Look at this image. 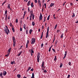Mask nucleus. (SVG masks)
<instances>
[{
	"instance_id": "42",
	"label": "nucleus",
	"mask_w": 78,
	"mask_h": 78,
	"mask_svg": "<svg viewBox=\"0 0 78 78\" xmlns=\"http://www.w3.org/2000/svg\"><path fill=\"white\" fill-rule=\"evenodd\" d=\"M70 75H68V76H67V78H70Z\"/></svg>"
},
{
	"instance_id": "17",
	"label": "nucleus",
	"mask_w": 78,
	"mask_h": 78,
	"mask_svg": "<svg viewBox=\"0 0 78 78\" xmlns=\"http://www.w3.org/2000/svg\"><path fill=\"white\" fill-rule=\"evenodd\" d=\"M13 47H15L16 46V41H13Z\"/></svg>"
},
{
	"instance_id": "22",
	"label": "nucleus",
	"mask_w": 78,
	"mask_h": 78,
	"mask_svg": "<svg viewBox=\"0 0 78 78\" xmlns=\"http://www.w3.org/2000/svg\"><path fill=\"white\" fill-rule=\"evenodd\" d=\"M23 28L25 30H26V25L25 24H24L23 25Z\"/></svg>"
},
{
	"instance_id": "3",
	"label": "nucleus",
	"mask_w": 78,
	"mask_h": 78,
	"mask_svg": "<svg viewBox=\"0 0 78 78\" xmlns=\"http://www.w3.org/2000/svg\"><path fill=\"white\" fill-rule=\"evenodd\" d=\"M49 32V27H48L47 28V32L46 33V38H47V37H48Z\"/></svg>"
},
{
	"instance_id": "40",
	"label": "nucleus",
	"mask_w": 78,
	"mask_h": 78,
	"mask_svg": "<svg viewBox=\"0 0 78 78\" xmlns=\"http://www.w3.org/2000/svg\"><path fill=\"white\" fill-rule=\"evenodd\" d=\"M51 47L49 48V51H50L51 50Z\"/></svg>"
},
{
	"instance_id": "59",
	"label": "nucleus",
	"mask_w": 78,
	"mask_h": 78,
	"mask_svg": "<svg viewBox=\"0 0 78 78\" xmlns=\"http://www.w3.org/2000/svg\"><path fill=\"white\" fill-rule=\"evenodd\" d=\"M44 25H43L42 26V29H44Z\"/></svg>"
},
{
	"instance_id": "25",
	"label": "nucleus",
	"mask_w": 78,
	"mask_h": 78,
	"mask_svg": "<svg viewBox=\"0 0 78 78\" xmlns=\"http://www.w3.org/2000/svg\"><path fill=\"white\" fill-rule=\"evenodd\" d=\"M33 26H34L35 25V23L34 22H33L32 23Z\"/></svg>"
},
{
	"instance_id": "27",
	"label": "nucleus",
	"mask_w": 78,
	"mask_h": 78,
	"mask_svg": "<svg viewBox=\"0 0 78 78\" xmlns=\"http://www.w3.org/2000/svg\"><path fill=\"white\" fill-rule=\"evenodd\" d=\"M57 26H58V24H56V25H55V26L54 30H55V29H56V28L57 27Z\"/></svg>"
},
{
	"instance_id": "23",
	"label": "nucleus",
	"mask_w": 78,
	"mask_h": 78,
	"mask_svg": "<svg viewBox=\"0 0 78 78\" xmlns=\"http://www.w3.org/2000/svg\"><path fill=\"white\" fill-rule=\"evenodd\" d=\"M6 28H7L6 29H7V30H8V33H10L9 30V29H8V27L6 26Z\"/></svg>"
},
{
	"instance_id": "18",
	"label": "nucleus",
	"mask_w": 78,
	"mask_h": 78,
	"mask_svg": "<svg viewBox=\"0 0 78 78\" xmlns=\"http://www.w3.org/2000/svg\"><path fill=\"white\" fill-rule=\"evenodd\" d=\"M54 3H51L50 5V7H52L53 6H54Z\"/></svg>"
},
{
	"instance_id": "49",
	"label": "nucleus",
	"mask_w": 78,
	"mask_h": 78,
	"mask_svg": "<svg viewBox=\"0 0 78 78\" xmlns=\"http://www.w3.org/2000/svg\"><path fill=\"white\" fill-rule=\"evenodd\" d=\"M35 0V2L36 3H37V0Z\"/></svg>"
},
{
	"instance_id": "26",
	"label": "nucleus",
	"mask_w": 78,
	"mask_h": 78,
	"mask_svg": "<svg viewBox=\"0 0 78 78\" xmlns=\"http://www.w3.org/2000/svg\"><path fill=\"white\" fill-rule=\"evenodd\" d=\"M73 15L72 16V17H75V13L73 12Z\"/></svg>"
},
{
	"instance_id": "34",
	"label": "nucleus",
	"mask_w": 78,
	"mask_h": 78,
	"mask_svg": "<svg viewBox=\"0 0 78 78\" xmlns=\"http://www.w3.org/2000/svg\"><path fill=\"white\" fill-rule=\"evenodd\" d=\"M31 53H34V51H33V49H31Z\"/></svg>"
},
{
	"instance_id": "53",
	"label": "nucleus",
	"mask_w": 78,
	"mask_h": 78,
	"mask_svg": "<svg viewBox=\"0 0 78 78\" xmlns=\"http://www.w3.org/2000/svg\"><path fill=\"white\" fill-rule=\"evenodd\" d=\"M26 48H28V44H26Z\"/></svg>"
},
{
	"instance_id": "36",
	"label": "nucleus",
	"mask_w": 78,
	"mask_h": 78,
	"mask_svg": "<svg viewBox=\"0 0 78 78\" xmlns=\"http://www.w3.org/2000/svg\"><path fill=\"white\" fill-rule=\"evenodd\" d=\"M52 50H53V51L55 53H56V51H55V50L53 48L52 49Z\"/></svg>"
},
{
	"instance_id": "14",
	"label": "nucleus",
	"mask_w": 78,
	"mask_h": 78,
	"mask_svg": "<svg viewBox=\"0 0 78 78\" xmlns=\"http://www.w3.org/2000/svg\"><path fill=\"white\" fill-rule=\"evenodd\" d=\"M22 53V51H21L17 55L18 56H20V55H21Z\"/></svg>"
},
{
	"instance_id": "19",
	"label": "nucleus",
	"mask_w": 78,
	"mask_h": 78,
	"mask_svg": "<svg viewBox=\"0 0 78 78\" xmlns=\"http://www.w3.org/2000/svg\"><path fill=\"white\" fill-rule=\"evenodd\" d=\"M30 14L31 16H33V10H31L30 11Z\"/></svg>"
},
{
	"instance_id": "47",
	"label": "nucleus",
	"mask_w": 78,
	"mask_h": 78,
	"mask_svg": "<svg viewBox=\"0 0 78 78\" xmlns=\"http://www.w3.org/2000/svg\"><path fill=\"white\" fill-rule=\"evenodd\" d=\"M10 27H12V23H11V22H10Z\"/></svg>"
},
{
	"instance_id": "39",
	"label": "nucleus",
	"mask_w": 78,
	"mask_h": 78,
	"mask_svg": "<svg viewBox=\"0 0 78 78\" xmlns=\"http://www.w3.org/2000/svg\"><path fill=\"white\" fill-rule=\"evenodd\" d=\"M16 23H18V19H16Z\"/></svg>"
},
{
	"instance_id": "6",
	"label": "nucleus",
	"mask_w": 78,
	"mask_h": 78,
	"mask_svg": "<svg viewBox=\"0 0 78 78\" xmlns=\"http://www.w3.org/2000/svg\"><path fill=\"white\" fill-rule=\"evenodd\" d=\"M42 19V13H40V15L39 17V20H41Z\"/></svg>"
},
{
	"instance_id": "11",
	"label": "nucleus",
	"mask_w": 78,
	"mask_h": 78,
	"mask_svg": "<svg viewBox=\"0 0 78 78\" xmlns=\"http://www.w3.org/2000/svg\"><path fill=\"white\" fill-rule=\"evenodd\" d=\"M0 76L1 77V78H3V73L2 72H1L0 73Z\"/></svg>"
},
{
	"instance_id": "13",
	"label": "nucleus",
	"mask_w": 78,
	"mask_h": 78,
	"mask_svg": "<svg viewBox=\"0 0 78 78\" xmlns=\"http://www.w3.org/2000/svg\"><path fill=\"white\" fill-rule=\"evenodd\" d=\"M45 63V62H44V61H43L42 64L41 65V67H44V64Z\"/></svg>"
},
{
	"instance_id": "10",
	"label": "nucleus",
	"mask_w": 78,
	"mask_h": 78,
	"mask_svg": "<svg viewBox=\"0 0 78 78\" xmlns=\"http://www.w3.org/2000/svg\"><path fill=\"white\" fill-rule=\"evenodd\" d=\"M12 39L13 41V42L16 41V39H15V37H12Z\"/></svg>"
},
{
	"instance_id": "24",
	"label": "nucleus",
	"mask_w": 78,
	"mask_h": 78,
	"mask_svg": "<svg viewBox=\"0 0 78 78\" xmlns=\"http://www.w3.org/2000/svg\"><path fill=\"white\" fill-rule=\"evenodd\" d=\"M31 7L32 8H33L34 5H33V3L31 2V3L30 4Z\"/></svg>"
},
{
	"instance_id": "60",
	"label": "nucleus",
	"mask_w": 78,
	"mask_h": 78,
	"mask_svg": "<svg viewBox=\"0 0 78 78\" xmlns=\"http://www.w3.org/2000/svg\"><path fill=\"white\" fill-rule=\"evenodd\" d=\"M42 37H43V36L41 35V37L40 39H42Z\"/></svg>"
},
{
	"instance_id": "4",
	"label": "nucleus",
	"mask_w": 78,
	"mask_h": 78,
	"mask_svg": "<svg viewBox=\"0 0 78 78\" xmlns=\"http://www.w3.org/2000/svg\"><path fill=\"white\" fill-rule=\"evenodd\" d=\"M37 3L38 5H39L40 7H41V1H40V0H38V1Z\"/></svg>"
},
{
	"instance_id": "8",
	"label": "nucleus",
	"mask_w": 78,
	"mask_h": 78,
	"mask_svg": "<svg viewBox=\"0 0 78 78\" xmlns=\"http://www.w3.org/2000/svg\"><path fill=\"white\" fill-rule=\"evenodd\" d=\"M65 53L64 54L65 55L64 57H63V59H64L66 58V55H67V51H65Z\"/></svg>"
},
{
	"instance_id": "31",
	"label": "nucleus",
	"mask_w": 78,
	"mask_h": 78,
	"mask_svg": "<svg viewBox=\"0 0 78 78\" xmlns=\"http://www.w3.org/2000/svg\"><path fill=\"white\" fill-rule=\"evenodd\" d=\"M6 1H5L4 2H3L2 4V6H3V5H4L5 3H6Z\"/></svg>"
},
{
	"instance_id": "62",
	"label": "nucleus",
	"mask_w": 78,
	"mask_h": 78,
	"mask_svg": "<svg viewBox=\"0 0 78 78\" xmlns=\"http://www.w3.org/2000/svg\"><path fill=\"white\" fill-rule=\"evenodd\" d=\"M20 22H22V18H21L20 20Z\"/></svg>"
},
{
	"instance_id": "48",
	"label": "nucleus",
	"mask_w": 78,
	"mask_h": 78,
	"mask_svg": "<svg viewBox=\"0 0 78 78\" xmlns=\"http://www.w3.org/2000/svg\"><path fill=\"white\" fill-rule=\"evenodd\" d=\"M69 66H70L71 65V62H69Z\"/></svg>"
},
{
	"instance_id": "38",
	"label": "nucleus",
	"mask_w": 78,
	"mask_h": 78,
	"mask_svg": "<svg viewBox=\"0 0 78 78\" xmlns=\"http://www.w3.org/2000/svg\"><path fill=\"white\" fill-rule=\"evenodd\" d=\"M32 77H33V78H34V73H32Z\"/></svg>"
},
{
	"instance_id": "30",
	"label": "nucleus",
	"mask_w": 78,
	"mask_h": 78,
	"mask_svg": "<svg viewBox=\"0 0 78 78\" xmlns=\"http://www.w3.org/2000/svg\"><path fill=\"white\" fill-rule=\"evenodd\" d=\"M64 35L63 34V33H62V34H61V36H60V38H62V37H63V35Z\"/></svg>"
},
{
	"instance_id": "35",
	"label": "nucleus",
	"mask_w": 78,
	"mask_h": 78,
	"mask_svg": "<svg viewBox=\"0 0 78 78\" xmlns=\"http://www.w3.org/2000/svg\"><path fill=\"white\" fill-rule=\"evenodd\" d=\"M8 12V11L7 10H5V14H7V13Z\"/></svg>"
},
{
	"instance_id": "21",
	"label": "nucleus",
	"mask_w": 78,
	"mask_h": 78,
	"mask_svg": "<svg viewBox=\"0 0 78 78\" xmlns=\"http://www.w3.org/2000/svg\"><path fill=\"white\" fill-rule=\"evenodd\" d=\"M32 31H33V30L32 29L30 30H29L30 34H31V33H32Z\"/></svg>"
},
{
	"instance_id": "9",
	"label": "nucleus",
	"mask_w": 78,
	"mask_h": 78,
	"mask_svg": "<svg viewBox=\"0 0 78 78\" xmlns=\"http://www.w3.org/2000/svg\"><path fill=\"white\" fill-rule=\"evenodd\" d=\"M30 3H31V1L30 0L29 1L27 4V6H30Z\"/></svg>"
},
{
	"instance_id": "41",
	"label": "nucleus",
	"mask_w": 78,
	"mask_h": 78,
	"mask_svg": "<svg viewBox=\"0 0 78 78\" xmlns=\"http://www.w3.org/2000/svg\"><path fill=\"white\" fill-rule=\"evenodd\" d=\"M20 31H22V27H20Z\"/></svg>"
},
{
	"instance_id": "37",
	"label": "nucleus",
	"mask_w": 78,
	"mask_h": 78,
	"mask_svg": "<svg viewBox=\"0 0 78 78\" xmlns=\"http://www.w3.org/2000/svg\"><path fill=\"white\" fill-rule=\"evenodd\" d=\"M9 55H10V53H8V55H5V56H6V57L8 56Z\"/></svg>"
},
{
	"instance_id": "56",
	"label": "nucleus",
	"mask_w": 78,
	"mask_h": 78,
	"mask_svg": "<svg viewBox=\"0 0 78 78\" xmlns=\"http://www.w3.org/2000/svg\"><path fill=\"white\" fill-rule=\"evenodd\" d=\"M70 5L71 6H72V5H73V3H70Z\"/></svg>"
},
{
	"instance_id": "55",
	"label": "nucleus",
	"mask_w": 78,
	"mask_h": 78,
	"mask_svg": "<svg viewBox=\"0 0 78 78\" xmlns=\"http://www.w3.org/2000/svg\"><path fill=\"white\" fill-rule=\"evenodd\" d=\"M44 72H45V73H47V70H45L44 71Z\"/></svg>"
},
{
	"instance_id": "16",
	"label": "nucleus",
	"mask_w": 78,
	"mask_h": 78,
	"mask_svg": "<svg viewBox=\"0 0 78 78\" xmlns=\"http://www.w3.org/2000/svg\"><path fill=\"white\" fill-rule=\"evenodd\" d=\"M10 6H11V5H10V4H8L7 7L9 9H11V8H10Z\"/></svg>"
},
{
	"instance_id": "50",
	"label": "nucleus",
	"mask_w": 78,
	"mask_h": 78,
	"mask_svg": "<svg viewBox=\"0 0 78 78\" xmlns=\"http://www.w3.org/2000/svg\"><path fill=\"white\" fill-rule=\"evenodd\" d=\"M26 13H27V12L26 11H24V14H25V15L26 14Z\"/></svg>"
},
{
	"instance_id": "32",
	"label": "nucleus",
	"mask_w": 78,
	"mask_h": 78,
	"mask_svg": "<svg viewBox=\"0 0 78 78\" xmlns=\"http://www.w3.org/2000/svg\"><path fill=\"white\" fill-rule=\"evenodd\" d=\"M26 33L27 34H28V30L27 29L26 30Z\"/></svg>"
},
{
	"instance_id": "52",
	"label": "nucleus",
	"mask_w": 78,
	"mask_h": 78,
	"mask_svg": "<svg viewBox=\"0 0 78 78\" xmlns=\"http://www.w3.org/2000/svg\"><path fill=\"white\" fill-rule=\"evenodd\" d=\"M59 31H60V30H57V32L59 33Z\"/></svg>"
},
{
	"instance_id": "28",
	"label": "nucleus",
	"mask_w": 78,
	"mask_h": 78,
	"mask_svg": "<svg viewBox=\"0 0 78 78\" xmlns=\"http://www.w3.org/2000/svg\"><path fill=\"white\" fill-rule=\"evenodd\" d=\"M32 16L31 15H30V20H31V19H32Z\"/></svg>"
},
{
	"instance_id": "51",
	"label": "nucleus",
	"mask_w": 78,
	"mask_h": 78,
	"mask_svg": "<svg viewBox=\"0 0 78 78\" xmlns=\"http://www.w3.org/2000/svg\"><path fill=\"white\" fill-rule=\"evenodd\" d=\"M25 15L24 14L23 16V19H24V17H25Z\"/></svg>"
},
{
	"instance_id": "54",
	"label": "nucleus",
	"mask_w": 78,
	"mask_h": 78,
	"mask_svg": "<svg viewBox=\"0 0 78 78\" xmlns=\"http://www.w3.org/2000/svg\"><path fill=\"white\" fill-rule=\"evenodd\" d=\"M47 19L48 20H49V19H50V17H48L47 18Z\"/></svg>"
},
{
	"instance_id": "15",
	"label": "nucleus",
	"mask_w": 78,
	"mask_h": 78,
	"mask_svg": "<svg viewBox=\"0 0 78 78\" xmlns=\"http://www.w3.org/2000/svg\"><path fill=\"white\" fill-rule=\"evenodd\" d=\"M31 69V67H29L28 68L27 70V72H28V71H29V70H30V69Z\"/></svg>"
},
{
	"instance_id": "12",
	"label": "nucleus",
	"mask_w": 78,
	"mask_h": 78,
	"mask_svg": "<svg viewBox=\"0 0 78 78\" xmlns=\"http://www.w3.org/2000/svg\"><path fill=\"white\" fill-rule=\"evenodd\" d=\"M11 48H10L9 49L8 51V52H9L8 53H11Z\"/></svg>"
},
{
	"instance_id": "61",
	"label": "nucleus",
	"mask_w": 78,
	"mask_h": 78,
	"mask_svg": "<svg viewBox=\"0 0 78 78\" xmlns=\"http://www.w3.org/2000/svg\"><path fill=\"white\" fill-rule=\"evenodd\" d=\"M28 0H24V1L25 2H28Z\"/></svg>"
},
{
	"instance_id": "1",
	"label": "nucleus",
	"mask_w": 78,
	"mask_h": 78,
	"mask_svg": "<svg viewBox=\"0 0 78 78\" xmlns=\"http://www.w3.org/2000/svg\"><path fill=\"white\" fill-rule=\"evenodd\" d=\"M39 58H40V53L38 52L37 55V62H39Z\"/></svg>"
},
{
	"instance_id": "33",
	"label": "nucleus",
	"mask_w": 78,
	"mask_h": 78,
	"mask_svg": "<svg viewBox=\"0 0 78 78\" xmlns=\"http://www.w3.org/2000/svg\"><path fill=\"white\" fill-rule=\"evenodd\" d=\"M55 58L54 59V61H56V60L57 58H56V56H55Z\"/></svg>"
},
{
	"instance_id": "2",
	"label": "nucleus",
	"mask_w": 78,
	"mask_h": 78,
	"mask_svg": "<svg viewBox=\"0 0 78 78\" xmlns=\"http://www.w3.org/2000/svg\"><path fill=\"white\" fill-rule=\"evenodd\" d=\"M36 39L35 38H32L31 39V44H34V43H35V42H36Z\"/></svg>"
},
{
	"instance_id": "58",
	"label": "nucleus",
	"mask_w": 78,
	"mask_h": 78,
	"mask_svg": "<svg viewBox=\"0 0 78 78\" xmlns=\"http://www.w3.org/2000/svg\"><path fill=\"white\" fill-rule=\"evenodd\" d=\"M14 64V62H11V64Z\"/></svg>"
},
{
	"instance_id": "44",
	"label": "nucleus",
	"mask_w": 78,
	"mask_h": 78,
	"mask_svg": "<svg viewBox=\"0 0 78 78\" xmlns=\"http://www.w3.org/2000/svg\"><path fill=\"white\" fill-rule=\"evenodd\" d=\"M8 19H10V16L9 15L8 17Z\"/></svg>"
},
{
	"instance_id": "43",
	"label": "nucleus",
	"mask_w": 78,
	"mask_h": 78,
	"mask_svg": "<svg viewBox=\"0 0 78 78\" xmlns=\"http://www.w3.org/2000/svg\"><path fill=\"white\" fill-rule=\"evenodd\" d=\"M43 46H44V44H43V43H42L41 44V48H42V47H43Z\"/></svg>"
},
{
	"instance_id": "29",
	"label": "nucleus",
	"mask_w": 78,
	"mask_h": 78,
	"mask_svg": "<svg viewBox=\"0 0 78 78\" xmlns=\"http://www.w3.org/2000/svg\"><path fill=\"white\" fill-rule=\"evenodd\" d=\"M17 76L18 78H20L21 76H20V74H18L17 75Z\"/></svg>"
},
{
	"instance_id": "63",
	"label": "nucleus",
	"mask_w": 78,
	"mask_h": 78,
	"mask_svg": "<svg viewBox=\"0 0 78 78\" xmlns=\"http://www.w3.org/2000/svg\"><path fill=\"white\" fill-rule=\"evenodd\" d=\"M30 70L31 71H33V69H31Z\"/></svg>"
},
{
	"instance_id": "20",
	"label": "nucleus",
	"mask_w": 78,
	"mask_h": 78,
	"mask_svg": "<svg viewBox=\"0 0 78 78\" xmlns=\"http://www.w3.org/2000/svg\"><path fill=\"white\" fill-rule=\"evenodd\" d=\"M12 30L13 31V33H14V32H15V30H14V27H13L12 28Z\"/></svg>"
},
{
	"instance_id": "7",
	"label": "nucleus",
	"mask_w": 78,
	"mask_h": 78,
	"mask_svg": "<svg viewBox=\"0 0 78 78\" xmlns=\"http://www.w3.org/2000/svg\"><path fill=\"white\" fill-rule=\"evenodd\" d=\"M6 71H3L2 74L3 76H5L6 75Z\"/></svg>"
},
{
	"instance_id": "5",
	"label": "nucleus",
	"mask_w": 78,
	"mask_h": 78,
	"mask_svg": "<svg viewBox=\"0 0 78 78\" xmlns=\"http://www.w3.org/2000/svg\"><path fill=\"white\" fill-rule=\"evenodd\" d=\"M4 31H5V33H6L7 34V35H8V33H8V29L6 28H5V30Z\"/></svg>"
},
{
	"instance_id": "64",
	"label": "nucleus",
	"mask_w": 78,
	"mask_h": 78,
	"mask_svg": "<svg viewBox=\"0 0 78 78\" xmlns=\"http://www.w3.org/2000/svg\"><path fill=\"white\" fill-rule=\"evenodd\" d=\"M75 23H78V21H77L76 22H75Z\"/></svg>"
},
{
	"instance_id": "46",
	"label": "nucleus",
	"mask_w": 78,
	"mask_h": 78,
	"mask_svg": "<svg viewBox=\"0 0 78 78\" xmlns=\"http://www.w3.org/2000/svg\"><path fill=\"white\" fill-rule=\"evenodd\" d=\"M29 42H30V41H29V40H27V44H29Z\"/></svg>"
},
{
	"instance_id": "57",
	"label": "nucleus",
	"mask_w": 78,
	"mask_h": 78,
	"mask_svg": "<svg viewBox=\"0 0 78 78\" xmlns=\"http://www.w3.org/2000/svg\"><path fill=\"white\" fill-rule=\"evenodd\" d=\"M28 11L30 12V8L29 7L28 8Z\"/></svg>"
},
{
	"instance_id": "45",
	"label": "nucleus",
	"mask_w": 78,
	"mask_h": 78,
	"mask_svg": "<svg viewBox=\"0 0 78 78\" xmlns=\"http://www.w3.org/2000/svg\"><path fill=\"white\" fill-rule=\"evenodd\" d=\"M62 64H61L60 66V67H62Z\"/></svg>"
}]
</instances>
